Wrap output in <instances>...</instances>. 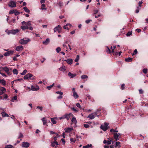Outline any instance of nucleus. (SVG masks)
Segmentation results:
<instances>
[{
    "label": "nucleus",
    "mask_w": 148,
    "mask_h": 148,
    "mask_svg": "<svg viewBox=\"0 0 148 148\" xmlns=\"http://www.w3.org/2000/svg\"><path fill=\"white\" fill-rule=\"evenodd\" d=\"M107 49L106 50V52L108 54H110L112 53V51H111L110 49H109L108 46L106 47Z\"/></svg>",
    "instance_id": "obj_27"
},
{
    "label": "nucleus",
    "mask_w": 148,
    "mask_h": 148,
    "mask_svg": "<svg viewBox=\"0 0 148 148\" xmlns=\"http://www.w3.org/2000/svg\"><path fill=\"white\" fill-rule=\"evenodd\" d=\"M30 41V39L28 38H24L20 40L19 41V43L21 44L25 45L27 44L28 42Z\"/></svg>",
    "instance_id": "obj_1"
},
{
    "label": "nucleus",
    "mask_w": 148,
    "mask_h": 148,
    "mask_svg": "<svg viewBox=\"0 0 148 148\" xmlns=\"http://www.w3.org/2000/svg\"><path fill=\"white\" fill-rule=\"evenodd\" d=\"M92 146L91 144L88 145H87L84 146L83 148H89V147H91Z\"/></svg>",
    "instance_id": "obj_38"
},
{
    "label": "nucleus",
    "mask_w": 148,
    "mask_h": 148,
    "mask_svg": "<svg viewBox=\"0 0 148 148\" xmlns=\"http://www.w3.org/2000/svg\"><path fill=\"white\" fill-rule=\"evenodd\" d=\"M132 60H133V58H130L129 57L128 58H125V61L126 62H130L132 61Z\"/></svg>",
    "instance_id": "obj_26"
},
{
    "label": "nucleus",
    "mask_w": 148,
    "mask_h": 148,
    "mask_svg": "<svg viewBox=\"0 0 148 148\" xmlns=\"http://www.w3.org/2000/svg\"><path fill=\"white\" fill-rule=\"evenodd\" d=\"M23 49V46H18L16 47L15 50L18 51H22Z\"/></svg>",
    "instance_id": "obj_12"
},
{
    "label": "nucleus",
    "mask_w": 148,
    "mask_h": 148,
    "mask_svg": "<svg viewBox=\"0 0 148 148\" xmlns=\"http://www.w3.org/2000/svg\"><path fill=\"white\" fill-rule=\"evenodd\" d=\"M13 73L14 74L17 75L18 74V71L16 69H14L13 71Z\"/></svg>",
    "instance_id": "obj_31"
},
{
    "label": "nucleus",
    "mask_w": 148,
    "mask_h": 148,
    "mask_svg": "<svg viewBox=\"0 0 148 148\" xmlns=\"http://www.w3.org/2000/svg\"><path fill=\"white\" fill-rule=\"evenodd\" d=\"M56 119V118H51V122L53 124H56V122L55 119Z\"/></svg>",
    "instance_id": "obj_24"
},
{
    "label": "nucleus",
    "mask_w": 148,
    "mask_h": 148,
    "mask_svg": "<svg viewBox=\"0 0 148 148\" xmlns=\"http://www.w3.org/2000/svg\"><path fill=\"white\" fill-rule=\"evenodd\" d=\"M71 109L73 110L75 112H77L78 110L75 109L74 107L72 108Z\"/></svg>",
    "instance_id": "obj_62"
},
{
    "label": "nucleus",
    "mask_w": 148,
    "mask_h": 148,
    "mask_svg": "<svg viewBox=\"0 0 148 148\" xmlns=\"http://www.w3.org/2000/svg\"><path fill=\"white\" fill-rule=\"evenodd\" d=\"M51 146L53 147H56L58 145L57 142L53 141L51 143Z\"/></svg>",
    "instance_id": "obj_16"
},
{
    "label": "nucleus",
    "mask_w": 148,
    "mask_h": 148,
    "mask_svg": "<svg viewBox=\"0 0 148 148\" xmlns=\"http://www.w3.org/2000/svg\"><path fill=\"white\" fill-rule=\"evenodd\" d=\"M143 72L145 74H146L147 72V69H143Z\"/></svg>",
    "instance_id": "obj_41"
},
{
    "label": "nucleus",
    "mask_w": 148,
    "mask_h": 148,
    "mask_svg": "<svg viewBox=\"0 0 148 148\" xmlns=\"http://www.w3.org/2000/svg\"><path fill=\"white\" fill-rule=\"evenodd\" d=\"M54 84V83H53L52 85H50V86H47V88L48 90H50L51 88L53 87Z\"/></svg>",
    "instance_id": "obj_35"
},
{
    "label": "nucleus",
    "mask_w": 148,
    "mask_h": 148,
    "mask_svg": "<svg viewBox=\"0 0 148 148\" xmlns=\"http://www.w3.org/2000/svg\"><path fill=\"white\" fill-rule=\"evenodd\" d=\"M137 9L136 10V13H138L139 11L138 7H137Z\"/></svg>",
    "instance_id": "obj_64"
},
{
    "label": "nucleus",
    "mask_w": 148,
    "mask_h": 148,
    "mask_svg": "<svg viewBox=\"0 0 148 148\" xmlns=\"http://www.w3.org/2000/svg\"><path fill=\"white\" fill-rule=\"evenodd\" d=\"M1 114H2V116H3V117H6V116H7V117L9 116L5 112H3L1 113Z\"/></svg>",
    "instance_id": "obj_29"
},
{
    "label": "nucleus",
    "mask_w": 148,
    "mask_h": 148,
    "mask_svg": "<svg viewBox=\"0 0 148 148\" xmlns=\"http://www.w3.org/2000/svg\"><path fill=\"white\" fill-rule=\"evenodd\" d=\"M63 46L64 47L66 48V51H69V49L67 47V46L65 44H64L63 45Z\"/></svg>",
    "instance_id": "obj_40"
},
{
    "label": "nucleus",
    "mask_w": 148,
    "mask_h": 148,
    "mask_svg": "<svg viewBox=\"0 0 148 148\" xmlns=\"http://www.w3.org/2000/svg\"><path fill=\"white\" fill-rule=\"evenodd\" d=\"M81 78L82 79H87L88 78V76L86 75H83L81 76Z\"/></svg>",
    "instance_id": "obj_33"
},
{
    "label": "nucleus",
    "mask_w": 148,
    "mask_h": 148,
    "mask_svg": "<svg viewBox=\"0 0 148 148\" xmlns=\"http://www.w3.org/2000/svg\"><path fill=\"white\" fill-rule=\"evenodd\" d=\"M23 9L26 12L29 13L30 12L29 10L27 7H24Z\"/></svg>",
    "instance_id": "obj_30"
},
{
    "label": "nucleus",
    "mask_w": 148,
    "mask_h": 148,
    "mask_svg": "<svg viewBox=\"0 0 148 148\" xmlns=\"http://www.w3.org/2000/svg\"><path fill=\"white\" fill-rule=\"evenodd\" d=\"M23 137V135L21 133H19V136L18 137V138H21Z\"/></svg>",
    "instance_id": "obj_49"
},
{
    "label": "nucleus",
    "mask_w": 148,
    "mask_h": 148,
    "mask_svg": "<svg viewBox=\"0 0 148 148\" xmlns=\"http://www.w3.org/2000/svg\"><path fill=\"white\" fill-rule=\"evenodd\" d=\"M21 28L23 30L29 29L31 30H32L33 28L32 27H28L26 26H21Z\"/></svg>",
    "instance_id": "obj_5"
},
{
    "label": "nucleus",
    "mask_w": 148,
    "mask_h": 148,
    "mask_svg": "<svg viewBox=\"0 0 148 148\" xmlns=\"http://www.w3.org/2000/svg\"><path fill=\"white\" fill-rule=\"evenodd\" d=\"M57 137L55 136L53 137V140H54L53 141L57 142L56 140H57Z\"/></svg>",
    "instance_id": "obj_54"
},
{
    "label": "nucleus",
    "mask_w": 148,
    "mask_h": 148,
    "mask_svg": "<svg viewBox=\"0 0 148 148\" xmlns=\"http://www.w3.org/2000/svg\"><path fill=\"white\" fill-rule=\"evenodd\" d=\"M139 93L141 94L143 93V91L142 89H140L139 90Z\"/></svg>",
    "instance_id": "obj_56"
},
{
    "label": "nucleus",
    "mask_w": 148,
    "mask_h": 148,
    "mask_svg": "<svg viewBox=\"0 0 148 148\" xmlns=\"http://www.w3.org/2000/svg\"><path fill=\"white\" fill-rule=\"evenodd\" d=\"M61 51V49L60 47H58L56 49V51L58 53H59Z\"/></svg>",
    "instance_id": "obj_44"
},
{
    "label": "nucleus",
    "mask_w": 148,
    "mask_h": 148,
    "mask_svg": "<svg viewBox=\"0 0 148 148\" xmlns=\"http://www.w3.org/2000/svg\"><path fill=\"white\" fill-rule=\"evenodd\" d=\"M60 70L63 71H64L66 70V69L65 68V66H64L60 67Z\"/></svg>",
    "instance_id": "obj_36"
},
{
    "label": "nucleus",
    "mask_w": 148,
    "mask_h": 148,
    "mask_svg": "<svg viewBox=\"0 0 148 148\" xmlns=\"http://www.w3.org/2000/svg\"><path fill=\"white\" fill-rule=\"evenodd\" d=\"M68 75L71 78H72L75 77L76 75L75 74H72L71 72H69L68 73Z\"/></svg>",
    "instance_id": "obj_17"
},
{
    "label": "nucleus",
    "mask_w": 148,
    "mask_h": 148,
    "mask_svg": "<svg viewBox=\"0 0 148 148\" xmlns=\"http://www.w3.org/2000/svg\"><path fill=\"white\" fill-rule=\"evenodd\" d=\"M14 53V51H8L7 52L5 53L4 54V56H7L11 55H12Z\"/></svg>",
    "instance_id": "obj_9"
},
{
    "label": "nucleus",
    "mask_w": 148,
    "mask_h": 148,
    "mask_svg": "<svg viewBox=\"0 0 148 148\" xmlns=\"http://www.w3.org/2000/svg\"><path fill=\"white\" fill-rule=\"evenodd\" d=\"M84 127L86 128H88L89 127V126L88 124H84Z\"/></svg>",
    "instance_id": "obj_58"
},
{
    "label": "nucleus",
    "mask_w": 148,
    "mask_h": 148,
    "mask_svg": "<svg viewBox=\"0 0 148 148\" xmlns=\"http://www.w3.org/2000/svg\"><path fill=\"white\" fill-rule=\"evenodd\" d=\"M110 132H115L116 133L118 132V131L115 130H114L113 129H110Z\"/></svg>",
    "instance_id": "obj_47"
},
{
    "label": "nucleus",
    "mask_w": 148,
    "mask_h": 148,
    "mask_svg": "<svg viewBox=\"0 0 148 148\" xmlns=\"http://www.w3.org/2000/svg\"><path fill=\"white\" fill-rule=\"evenodd\" d=\"M31 87V90L33 91H37L39 89V88L38 86H32Z\"/></svg>",
    "instance_id": "obj_14"
},
{
    "label": "nucleus",
    "mask_w": 148,
    "mask_h": 148,
    "mask_svg": "<svg viewBox=\"0 0 148 148\" xmlns=\"http://www.w3.org/2000/svg\"><path fill=\"white\" fill-rule=\"evenodd\" d=\"M66 26V25H65V26H64V27H63V28L64 29H67V30H69V28L68 27H66V26Z\"/></svg>",
    "instance_id": "obj_63"
},
{
    "label": "nucleus",
    "mask_w": 148,
    "mask_h": 148,
    "mask_svg": "<svg viewBox=\"0 0 148 148\" xmlns=\"http://www.w3.org/2000/svg\"><path fill=\"white\" fill-rule=\"evenodd\" d=\"M56 93L58 94H60L61 95H62L63 94V92L61 91H58L56 92Z\"/></svg>",
    "instance_id": "obj_39"
},
{
    "label": "nucleus",
    "mask_w": 148,
    "mask_h": 148,
    "mask_svg": "<svg viewBox=\"0 0 148 148\" xmlns=\"http://www.w3.org/2000/svg\"><path fill=\"white\" fill-rule=\"evenodd\" d=\"M73 96L75 99H77L78 97V96L76 92L73 93Z\"/></svg>",
    "instance_id": "obj_32"
},
{
    "label": "nucleus",
    "mask_w": 148,
    "mask_h": 148,
    "mask_svg": "<svg viewBox=\"0 0 148 148\" xmlns=\"http://www.w3.org/2000/svg\"><path fill=\"white\" fill-rule=\"evenodd\" d=\"M49 38H47L46 40L45 41H43L42 42V43L45 45H47L49 43Z\"/></svg>",
    "instance_id": "obj_19"
},
{
    "label": "nucleus",
    "mask_w": 148,
    "mask_h": 148,
    "mask_svg": "<svg viewBox=\"0 0 148 148\" xmlns=\"http://www.w3.org/2000/svg\"><path fill=\"white\" fill-rule=\"evenodd\" d=\"M27 71L26 70H24L23 72L21 73V74L22 75H25L27 73Z\"/></svg>",
    "instance_id": "obj_43"
},
{
    "label": "nucleus",
    "mask_w": 148,
    "mask_h": 148,
    "mask_svg": "<svg viewBox=\"0 0 148 148\" xmlns=\"http://www.w3.org/2000/svg\"><path fill=\"white\" fill-rule=\"evenodd\" d=\"M71 116L72 117V119L71 120V122L73 123L76 124L77 123V121L76 118L73 114Z\"/></svg>",
    "instance_id": "obj_15"
},
{
    "label": "nucleus",
    "mask_w": 148,
    "mask_h": 148,
    "mask_svg": "<svg viewBox=\"0 0 148 148\" xmlns=\"http://www.w3.org/2000/svg\"><path fill=\"white\" fill-rule=\"evenodd\" d=\"M41 120L42 121L43 123V125H45L46 124L47 122V119L45 117H43L41 119Z\"/></svg>",
    "instance_id": "obj_21"
},
{
    "label": "nucleus",
    "mask_w": 148,
    "mask_h": 148,
    "mask_svg": "<svg viewBox=\"0 0 148 148\" xmlns=\"http://www.w3.org/2000/svg\"><path fill=\"white\" fill-rule=\"evenodd\" d=\"M13 147L11 145H6L5 147V148H12Z\"/></svg>",
    "instance_id": "obj_37"
},
{
    "label": "nucleus",
    "mask_w": 148,
    "mask_h": 148,
    "mask_svg": "<svg viewBox=\"0 0 148 148\" xmlns=\"http://www.w3.org/2000/svg\"><path fill=\"white\" fill-rule=\"evenodd\" d=\"M120 143L119 142H117L115 144V147H116L118 146H119Z\"/></svg>",
    "instance_id": "obj_45"
},
{
    "label": "nucleus",
    "mask_w": 148,
    "mask_h": 148,
    "mask_svg": "<svg viewBox=\"0 0 148 148\" xmlns=\"http://www.w3.org/2000/svg\"><path fill=\"white\" fill-rule=\"evenodd\" d=\"M72 115V114L71 113L69 114H64V118L65 119H66L68 121Z\"/></svg>",
    "instance_id": "obj_7"
},
{
    "label": "nucleus",
    "mask_w": 148,
    "mask_h": 148,
    "mask_svg": "<svg viewBox=\"0 0 148 148\" xmlns=\"http://www.w3.org/2000/svg\"><path fill=\"white\" fill-rule=\"evenodd\" d=\"M65 61L66 62L69 64H71L72 63L73 60L72 59H69L67 60H65Z\"/></svg>",
    "instance_id": "obj_22"
},
{
    "label": "nucleus",
    "mask_w": 148,
    "mask_h": 148,
    "mask_svg": "<svg viewBox=\"0 0 148 148\" xmlns=\"http://www.w3.org/2000/svg\"><path fill=\"white\" fill-rule=\"evenodd\" d=\"M73 130L72 128H71L69 127L65 128L64 129V130L66 132H70Z\"/></svg>",
    "instance_id": "obj_18"
},
{
    "label": "nucleus",
    "mask_w": 148,
    "mask_h": 148,
    "mask_svg": "<svg viewBox=\"0 0 148 148\" xmlns=\"http://www.w3.org/2000/svg\"><path fill=\"white\" fill-rule=\"evenodd\" d=\"M30 144L28 142H23L22 144V147H23L27 148L29 146Z\"/></svg>",
    "instance_id": "obj_8"
},
{
    "label": "nucleus",
    "mask_w": 148,
    "mask_h": 148,
    "mask_svg": "<svg viewBox=\"0 0 148 148\" xmlns=\"http://www.w3.org/2000/svg\"><path fill=\"white\" fill-rule=\"evenodd\" d=\"M132 34V32H129L127 33L126 34L127 36H130Z\"/></svg>",
    "instance_id": "obj_48"
},
{
    "label": "nucleus",
    "mask_w": 148,
    "mask_h": 148,
    "mask_svg": "<svg viewBox=\"0 0 148 148\" xmlns=\"http://www.w3.org/2000/svg\"><path fill=\"white\" fill-rule=\"evenodd\" d=\"M36 108L39 109L41 111H42V107L39 106H37L36 107Z\"/></svg>",
    "instance_id": "obj_57"
},
{
    "label": "nucleus",
    "mask_w": 148,
    "mask_h": 148,
    "mask_svg": "<svg viewBox=\"0 0 148 148\" xmlns=\"http://www.w3.org/2000/svg\"><path fill=\"white\" fill-rule=\"evenodd\" d=\"M33 76V75L30 73H27L24 77V79H28Z\"/></svg>",
    "instance_id": "obj_11"
},
{
    "label": "nucleus",
    "mask_w": 148,
    "mask_h": 148,
    "mask_svg": "<svg viewBox=\"0 0 148 148\" xmlns=\"http://www.w3.org/2000/svg\"><path fill=\"white\" fill-rule=\"evenodd\" d=\"M79 55H77V57L75 60V61L76 62H78L79 59Z\"/></svg>",
    "instance_id": "obj_42"
},
{
    "label": "nucleus",
    "mask_w": 148,
    "mask_h": 148,
    "mask_svg": "<svg viewBox=\"0 0 148 148\" xmlns=\"http://www.w3.org/2000/svg\"><path fill=\"white\" fill-rule=\"evenodd\" d=\"M14 10H10L9 12V14H12L13 13H14Z\"/></svg>",
    "instance_id": "obj_60"
},
{
    "label": "nucleus",
    "mask_w": 148,
    "mask_h": 148,
    "mask_svg": "<svg viewBox=\"0 0 148 148\" xmlns=\"http://www.w3.org/2000/svg\"><path fill=\"white\" fill-rule=\"evenodd\" d=\"M116 46L115 45L113 47L111 46V47L112 49V53L113 55L117 56L118 54V52L116 51H114V49L116 48Z\"/></svg>",
    "instance_id": "obj_6"
},
{
    "label": "nucleus",
    "mask_w": 148,
    "mask_h": 148,
    "mask_svg": "<svg viewBox=\"0 0 148 148\" xmlns=\"http://www.w3.org/2000/svg\"><path fill=\"white\" fill-rule=\"evenodd\" d=\"M14 13L15 14V15L16 16H17L19 14V12H18L16 10H14Z\"/></svg>",
    "instance_id": "obj_46"
},
{
    "label": "nucleus",
    "mask_w": 148,
    "mask_h": 148,
    "mask_svg": "<svg viewBox=\"0 0 148 148\" xmlns=\"http://www.w3.org/2000/svg\"><path fill=\"white\" fill-rule=\"evenodd\" d=\"M76 105L80 109L81 108V107L80 104L79 103H77Z\"/></svg>",
    "instance_id": "obj_52"
},
{
    "label": "nucleus",
    "mask_w": 148,
    "mask_h": 148,
    "mask_svg": "<svg viewBox=\"0 0 148 148\" xmlns=\"http://www.w3.org/2000/svg\"><path fill=\"white\" fill-rule=\"evenodd\" d=\"M2 69L4 71L6 72H8V71H10V69L7 67H2Z\"/></svg>",
    "instance_id": "obj_23"
},
{
    "label": "nucleus",
    "mask_w": 148,
    "mask_h": 148,
    "mask_svg": "<svg viewBox=\"0 0 148 148\" xmlns=\"http://www.w3.org/2000/svg\"><path fill=\"white\" fill-rule=\"evenodd\" d=\"M114 139L116 140V141H117L119 139V135L117 133H114Z\"/></svg>",
    "instance_id": "obj_20"
},
{
    "label": "nucleus",
    "mask_w": 148,
    "mask_h": 148,
    "mask_svg": "<svg viewBox=\"0 0 148 148\" xmlns=\"http://www.w3.org/2000/svg\"><path fill=\"white\" fill-rule=\"evenodd\" d=\"M70 140L71 142H73L75 143L76 141V140L75 139H73V138H70Z\"/></svg>",
    "instance_id": "obj_55"
},
{
    "label": "nucleus",
    "mask_w": 148,
    "mask_h": 148,
    "mask_svg": "<svg viewBox=\"0 0 148 148\" xmlns=\"http://www.w3.org/2000/svg\"><path fill=\"white\" fill-rule=\"evenodd\" d=\"M97 112H93L90 114L87 117L89 118L90 119H94L97 116Z\"/></svg>",
    "instance_id": "obj_3"
},
{
    "label": "nucleus",
    "mask_w": 148,
    "mask_h": 148,
    "mask_svg": "<svg viewBox=\"0 0 148 148\" xmlns=\"http://www.w3.org/2000/svg\"><path fill=\"white\" fill-rule=\"evenodd\" d=\"M6 91V89L3 87L0 88V95L3 94Z\"/></svg>",
    "instance_id": "obj_13"
},
{
    "label": "nucleus",
    "mask_w": 148,
    "mask_h": 148,
    "mask_svg": "<svg viewBox=\"0 0 148 148\" xmlns=\"http://www.w3.org/2000/svg\"><path fill=\"white\" fill-rule=\"evenodd\" d=\"M108 124L107 123H105L104 125H101L100 128L104 131H106L107 129V127Z\"/></svg>",
    "instance_id": "obj_4"
},
{
    "label": "nucleus",
    "mask_w": 148,
    "mask_h": 148,
    "mask_svg": "<svg viewBox=\"0 0 148 148\" xmlns=\"http://www.w3.org/2000/svg\"><path fill=\"white\" fill-rule=\"evenodd\" d=\"M26 26L30 27L31 25L30 21H28L25 24Z\"/></svg>",
    "instance_id": "obj_34"
},
{
    "label": "nucleus",
    "mask_w": 148,
    "mask_h": 148,
    "mask_svg": "<svg viewBox=\"0 0 148 148\" xmlns=\"http://www.w3.org/2000/svg\"><path fill=\"white\" fill-rule=\"evenodd\" d=\"M125 85L124 84H122L121 86V89L122 90H124L125 89V88H124Z\"/></svg>",
    "instance_id": "obj_53"
},
{
    "label": "nucleus",
    "mask_w": 148,
    "mask_h": 148,
    "mask_svg": "<svg viewBox=\"0 0 148 148\" xmlns=\"http://www.w3.org/2000/svg\"><path fill=\"white\" fill-rule=\"evenodd\" d=\"M111 142H112V141L111 140H108V141H107L106 143L108 145H110V144H111Z\"/></svg>",
    "instance_id": "obj_50"
},
{
    "label": "nucleus",
    "mask_w": 148,
    "mask_h": 148,
    "mask_svg": "<svg viewBox=\"0 0 148 148\" xmlns=\"http://www.w3.org/2000/svg\"><path fill=\"white\" fill-rule=\"evenodd\" d=\"M19 32V30L18 29H15L12 30L10 31V34H16L18 33Z\"/></svg>",
    "instance_id": "obj_10"
},
{
    "label": "nucleus",
    "mask_w": 148,
    "mask_h": 148,
    "mask_svg": "<svg viewBox=\"0 0 148 148\" xmlns=\"http://www.w3.org/2000/svg\"><path fill=\"white\" fill-rule=\"evenodd\" d=\"M0 83L3 86H5L6 84L5 81L4 79H0Z\"/></svg>",
    "instance_id": "obj_25"
},
{
    "label": "nucleus",
    "mask_w": 148,
    "mask_h": 148,
    "mask_svg": "<svg viewBox=\"0 0 148 148\" xmlns=\"http://www.w3.org/2000/svg\"><path fill=\"white\" fill-rule=\"evenodd\" d=\"M63 3L62 2H60L59 3V5L60 6V7H62L63 6Z\"/></svg>",
    "instance_id": "obj_59"
},
{
    "label": "nucleus",
    "mask_w": 148,
    "mask_h": 148,
    "mask_svg": "<svg viewBox=\"0 0 148 148\" xmlns=\"http://www.w3.org/2000/svg\"><path fill=\"white\" fill-rule=\"evenodd\" d=\"M91 21V20H87L86 21V23L88 24Z\"/></svg>",
    "instance_id": "obj_61"
},
{
    "label": "nucleus",
    "mask_w": 148,
    "mask_h": 148,
    "mask_svg": "<svg viewBox=\"0 0 148 148\" xmlns=\"http://www.w3.org/2000/svg\"><path fill=\"white\" fill-rule=\"evenodd\" d=\"M17 99V97L16 96H14L13 98L12 99V101L13 102H14V101H13L14 100H16Z\"/></svg>",
    "instance_id": "obj_51"
},
{
    "label": "nucleus",
    "mask_w": 148,
    "mask_h": 148,
    "mask_svg": "<svg viewBox=\"0 0 148 148\" xmlns=\"http://www.w3.org/2000/svg\"><path fill=\"white\" fill-rule=\"evenodd\" d=\"M57 31H58V32L59 33H60L61 32V29L62 28L61 26L59 25H58L57 27Z\"/></svg>",
    "instance_id": "obj_28"
},
{
    "label": "nucleus",
    "mask_w": 148,
    "mask_h": 148,
    "mask_svg": "<svg viewBox=\"0 0 148 148\" xmlns=\"http://www.w3.org/2000/svg\"><path fill=\"white\" fill-rule=\"evenodd\" d=\"M16 2L14 1L11 0L8 3V5L12 8L15 7L16 6Z\"/></svg>",
    "instance_id": "obj_2"
}]
</instances>
